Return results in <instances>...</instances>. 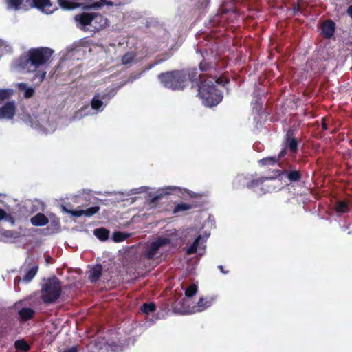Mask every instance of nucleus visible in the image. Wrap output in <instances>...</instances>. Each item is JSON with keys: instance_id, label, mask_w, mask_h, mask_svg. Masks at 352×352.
Here are the masks:
<instances>
[{"instance_id": "48", "label": "nucleus", "mask_w": 352, "mask_h": 352, "mask_svg": "<svg viewBox=\"0 0 352 352\" xmlns=\"http://www.w3.org/2000/svg\"><path fill=\"white\" fill-rule=\"evenodd\" d=\"M199 77L200 78H204V77H205V76H204V75H202V74H199Z\"/></svg>"}, {"instance_id": "39", "label": "nucleus", "mask_w": 352, "mask_h": 352, "mask_svg": "<svg viewBox=\"0 0 352 352\" xmlns=\"http://www.w3.org/2000/svg\"><path fill=\"white\" fill-rule=\"evenodd\" d=\"M88 110H89L88 107L82 108L78 112L76 113V114L74 117V119H80V118H82L83 116L88 115L89 114Z\"/></svg>"}, {"instance_id": "40", "label": "nucleus", "mask_w": 352, "mask_h": 352, "mask_svg": "<svg viewBox=\"0 0 352 352\" xmlns=\"http://www.w3.org/2000/svg\"><path fill=\"white\" fill-rule=\"evenodd\" d=\"M212 68V66L210 64H209L205 61L201 62L199 64V69L202 72L208 71V70L211 69Z\"/></svg>"}, {"instance_id": "21", "label": "nucleus", "mask_w": 352, "mask_h": 352, "mask_svg": "<svg viewBox=\"0 0 352 352\" xmlns=\"http://www.w3.org/2000/svg\"><path fill=\"white\" fill-rule=\"evenodd\" d=\"M181 190L182 189L177 186H168L166 188H161L158 190L160 192V194L153 199V201L157 200L163 195H170L174 192H180Z\"/></svg>"}, {"instance_id": "17", "label": "nucleus", "mask_w": 352, "mask_h": 352, "mask_svg": "<svg viewBox=\"0 0 352 352\" xmlns=\"http://www.w3.org/2000/svg\"><path fill=\"white\" fill-rule=\"evenodd\" d=\"M29 0H6L8 8L10 10H28V3Z\"/></svg>"}, {"instance_id": "3", "label": "nucleus", "mask_w": 352, "mask_h": 352, "mask_svg": "<svg viewBox=\"0 0 352 352\" xmlns=\"http://www.w3.org/2000/svg\"><path fill=\"white\" fill-rule=\"evenodd\" d=\"M161 83L172 90H182L188 85L190 80H196V75L185 71H173L159 75Z\"/></svg>"}, {"instance_id": "4", "label": "nucleus", "mask_w": 352, "mask_h": 352, "mask_svg": "<svg viewBox=\"0 0 352 352\" xmlns=\"http://www.w3.org/2000/svg\"><path fill=\"white\" fill-rule=\"evenodd\" d=\"M77 26L85 31L96 32L107 26L108 21L96 13H82L75 16Z\"/></svg>"}, {"instance_id": "20", "label": "nucleus", "mask_w": 352, "mask_h": 352, "mask_svg": "<svg viewBox=\"0 0 352 352\" xmlns=\"http://www.w3.org/2000/svg\"><path fill=\"white\" fill-rule=\"evenodd\" d=\"M102 272L101 265H96L89 271V279L91 283H96L100 277Z\"/></svg>"}, {"instance_id": "8", "label": "nucleus", "mask_w": 352, "mask_h": 352, "mask_svg": "<svg viewBox=\"0 0 352 352\" xmlns=\"http://www.w3.org/2000/svg\"><path fill=\"white\" fill-rule=\"evenodd\" d=\"M38 122V124H32V126L35 128L39 127L45 134L53 133L56 128V124L53 120H50L48 115L45 113L39 116Z\"/></svg>"}, {"instance_id": "18", "label": "nucleus", "mask_w": 352, "mask_h": 352, "mask_svg": "<svg viewBox=\"0 0 352 352\" xmlns=\"http://www.w3.org/2000/svg\"><path fill=\"white\" fill-rule=\"evenodd\" d=\"M59 6L64 10H72L78 7H85L79 0H58Z\"/></svg>"}, {"instance_id": "26", "label": "nucleus", "mask_w": 352, "mask_h": 352, "mask_svg": "<svg viewBox=\"0 0 352 352\" xmlns=\"http://www.w3.org/2000/svg\"><path fill=\"white\" fill-rule=\"evenodd\" d=\"M95 236L101 241H105L108 239L109 232L105 228H98L94 230Z\"/></svg>"}, {"instance_id": "1", "label": "nucleus", "mask_w": 352, "mask_h": 352, "mask_svg": "<svg viewBox=\"0 0 352 352\" xmlns=\"http://www.w3.org/2000/svg\"><path fill=\"white\" fill-rule=\"evenodd\" d=\"M53 51L47 47L32 48L20 57L18 65L27 72L34 73L32 80L41 82L45 78L47 63Z\"/></svg>"}, {"instance_id": "19", "label": "nucleus", "mask_w": 352, "mask_h": 352, "mask_svg": "<svg viewBox=\"0 0 352 352\" xmlns=\"http://www.w3.org/2000/svg\"><path fill=\"white\" fill-rule=\"evenodd\" d=\"M335 31V24L331 21H327L322 25V32L327 38H330L333 35Z\"/></svg>"}, {"instance_id": "31", "label": "nucleus", "mask_w": 352, "mask_h": 352, "mask_svg": "<svg viewBox=\"0 0 352 352\" xmlns=\"http://www.w3.org/2000/svg\"><path fill=\"white\" fill-rule=\"evenodd\" d=\"M12 94V89H0V103L6 99H8Z\"/></svg>"}, {"instance_id": "13", "label": "nucleus", "mask_w": 352, "mask_h": 352, "mask_svg": "<svg viewBox=\"0 0 352 352\" xmlns=\"http://www.w3.org/2000/svg\"><path fill=\"white\" fill-rule=\"evenodd\" d=\"M16 112V105L14 102H6L0 108V119L11 120Z\"/></svg>"}, {"instance_id": "43", "label": "nucleus", "mask_w": 352, "mask_h": 352, "mask_svg": "<svg viewBox=\"0 0 352 352\" xmlns=\"http://www.w3.org/2000/svg\"><path fill=\"white\" fill-rule=\"evenodd\" d=\"M63 352H78L76 346H72L68 349L65 350Z\"/></svg>"}, {"instance_id": "32", "label": "nucleus", "mask_w": 352, "mask_h": 352, "mask_svg": "<svg viewBox=\"0 0 352 352\" xmlns=\"http://www.w3.org/2000/svg\"><path fill=\"white\" fill-rule=\"evenodd\" d=\"M197 287L195 284H192L185 289V295L186 297H192L196 294Z\"/></svg>"}, {"instance_id": "2", "label": "nucleus", "mask_w": 352, "mask_h": 352, "mask_svg": "<svg viewBox=\"0 0 352 352\" xmlns=\"http://www.w3.org/2000/svg\"><path fill=\"white\" fill-rule=\"evenodd\" d=\"M214 82L218 85L223 83L221 78H213L212 76L201 80L199 85L198 94L202 100L203 104L206 107L217 105L223 98L221 91L215 87Z\"/></svg>"}, {"instance_id": "7", "label": "nucleus", "mask_w": 352, "mask_h": 352, "mask_svg": "<svg viewBox=\"0 0 352 352\" xmlns=\"http://www.w3.org/2000/svg\"><path fill=\"white\" fill-rule=\"evenodd\" d=\"M215 298L213 297L200 298L197 305L189 306V300H184L183 305L180 311L182 314H194L197 311H203L210 307L214 302Z\"/></svg>"}, {"instance_id": "23", "label": "nucleus", "mask_w": 352, "mask_h": 352, "mask_svg": "<svg viewBox=\"0 0 352 352\" xmlns=\"http://www.w3.org/2000/svg\"><path fill=\"white\" fill-rule=\"evenodd\" d=\"M18 87L21 91H23V96L26 98H31L34 94V89L32 87L28 86L25 82L19 83Z\"/></svg>"}, {"instance_id": "10", "label": "nucleus", "mask_w": 352, "mask_h": 352, "mask_svg": "<svg viewBox=\"0 0 352 352\" xmlns=\"http://www.w3.org/2000/svg\"><path fill=\"white\" fill-rule=\"evenodd\" d=\"M35 7L45 14H52L57 10L58 7L55 3L51 0H33Z\"/></svg>"}, {"instance_id": "5", "label": "nucleus", "mask_w": 352, "mask_h": 352, "mask_svg": "<svg viewBox=\"0 0 352 352\" xmlns=\"http://www.w3.org/2000/svg\"><path fill=\"white\" fill-rule=\"evenodd\" d=\"M61 294L60 281L56 277L49 278L43 285L41 298L45 303H51L58 298Z\"/></svg>"}, {"instance_id": "16", "label": "nucleus", "mask_w": 352, "mask_h": 352, "mask_svg": "<svg viewBox=\"0 0 352 352\" xmlns=\"http://www.w3.org/2000/svg\"><path fill=\"white\" fill-rule=\"evenodd\" d=\"M20 237L18 232L12 230H1L0 231V241L6 243L14 242L16 239Z\"/></svg>"}, {"instance_id": "35", "label": "nucleus", "mask_w": 352, "mask_h": 352, "mask_svg": "<svg viewBox=\"0 0 352 352\" xmlns=\"http://www.w3.org/2000/svg\"><path fill=\"white\" fill-rule=\"evenodd\" d=\"M103 5H112L111 2L107 0H100L98 2H95L91 5L86 6L85 8H98Z\"/></svg>"}, {"instance_id": "28", "label": "nucleus", "mask_w": 352, "mask_h": 352, "mask_svg": "<svg viewBox=\"0 0 352 352\" xmlns=\"http://www.w3.org/2000/svg\"><path fill=\"white\" fill-rule=\"evenodd\" d=\"M129 236V234L124 232H116L113 234V239L115 242H121L126 239Z\"/></svg>"}, {"instance_id": "12", "label": "nucleus", "mask_w": 352, "mask_h": 352, "mask_svg": "<svg viewBox=\"0 0 352 352\" xmlns=\"http://www.w3.org/2000/svg\"><path fill=\"white\" fill-rule=\"evenodd\" d=\"M110 96H107L106 94H96L93 98L91 103V109L96 112L102 111L104 107L106 106V103L109 99Z\"/></svg>"}, {"instance_id": "45", "label": "nucleus", "mask_w": 352, "mask_h": 352, "mask_svg": "<svg viewBox=\"0 0 352 352\" xmlns=\"http://www.w3.org/2000/svg\"><path fill=\"white\" fill-rule=\"evenodd\" d=\"M322 129H323L324 130H327V124H326V122H325V121H324V119H323V120H322Z\"/></svg>"}, {"instance_id": "9", "label": "nucleus", "mask_w": 352, "mask_h": 352, "mask_svg": "<svg viewBox=\"0 0 352 352\" xmlns=\"http://www.w3.org/2000/svg\"><path fill=\"white\" fill-rule=\"evenodd\" d=\"M267 178H259L256 180L252 181L248 184V187L252 189L258 195L271 191L272 188L270 185L265 184Z\"/></svg>"}, {"instance_id": "14", "label": "nucleus", "mask_w": 352, "mask_h": 352, "mask_svg": "<svg viewBox=\"0 0 352 352\" xmlns=\"http://www.w3.org/2000/svg\"><path fill=\"white\" fill-rule=\"evenodd\" d=\"M210 234H206L204 236L201 235L198 236L195 240L194 243L187 249L186 252L188 254L195 253L197 250H204V243L206 239L209 237Z\"/></svg>"}, {"instance_id": "46", "label": "nucleus", "mask_w": 352, "mask_h": 352, "mask_svg": "<svg viewBox=\"0 0 352 352\" xmlns=\"http://www.w3.org/2000/svg\"><path fill=\"white\" fill-rule=\"evenodd\" d=\"M20 280H21V278H19V277H16V278L14 279V283H15V285H16V283H19L20 282Z\"/></svg>"}, {"instance_id": "50", "label": "nucleus", "mask_w": 352, "mask_h": 352, "mask_svg": "<svg viewBox=\"0 0 352 352\" xmlns=\"http://www.w3.org/2000/svg\"><path fill=\"white\" fill-rule=\"evenodd\" d=\"M50 258H48L47 259V262H49Z\"/></svg>"}, {"instance_id": "6", "label": "nucleus", "mask_w": 352, "mask_h": 352, "mask_svg": "<svg viewBox=\"0 0 352 352\" xmlns=\"http://www.w3.org/2000/svg\"><path fill=\"white\" fill-rule=\"evenodd\" d=\"M170 243L168 237H160L151 243L145 250V256L148 259L157 258L161 256L165 248Z\"/></svg>"}, {"instance_id": "49", "label": "nucleus", "mask_w": 352, "mask_h": 352, "mask_svg": "<svg viewBox=\"0 0 352 352\" xmlns=\"http://www.w3.org/2000/svg\"><path fill=\"white\" fill-rule=\"evenodd\" d=\"M50 258H48L47 259V262H49Z\"/></svg>"}, {"instance_id": "15", "label": "nucleus", "mask_w": 352, "mask_h": 352, "mask_svg": "<svg viewBox=\"0 0 352 352\" xmlns=\"http://www.w3.org/2000/svg\"><path fill=\"white\" fill-rule=\"evenodd\" d=\"M298 148V142L296 139L290 138L289 133H287L285 140V147L279 154L278 158L285 155L286 150L289 149L292 153H295Z\"/></svg>"}, {"instance_id": "22", "label": "nucleus", "mask_w": 352, "mask_h": 352, "mask_svg": "<svg viewBox=\"0 0 352 352\" xmlns=\"http://www.w3.org/2000/svg\"><path fill=\"white\" fill-rule=\"evenodd\" d=\"M31 223L36 226H43L48 223L47 218L42 213H38L31 218Z\"/></svg>"}, {"instance_id": "37", "label": "nucleus", "mask_w": 352, "mask_h": 352, "mask_svg": "<svg viewBox=\"0 0 352 352\" xmlns=\"http://www.w3.org/2000/svg\"><path fill=\"white\" fill-rule=\"evenodd\" d=\"M300 177V173L297 170H292L287 173V178L291 182L298 181Z\"/></svg>"}, {"instance_id": "41", "label": "nucleus", "mask_w": 352, "mask_h": 352, "mask_svg": "<svg viewBox=\"0 0 352 352\" xmlns=\"http://www.w3.org/2000/svg\"><path fill=\"white\" fill-rule=\"evenodd\" d=\"M147 187L142 186L138 188H133L131 190L130 195H135L138 193H142L146 191Z\"/></svg>"}, {"instance_id": "25", "label": "nucleus", "mask_w": 352, "mask_h": 352, "mask_svg": "<svg viewBox=\"0 0 352 352\" xmlns=\"http://www.w3.org/2000/svg\"><path fill=\"white\" fill-rule=\"evenodd\" d=\"M34 314V311L32 308H23L19 311L20 318L23 320L31 318Z\"/></svg>"}, {"instance_id": "34", "label": "nucleus", "mask_w": 352, "mask_h": 352, "mask_svg": "<svg viewBox=\"0 0 352 352\" xmlns=\"http://www.w3.org/2000/svg\"><path fill=\"white\" fill-rule=\"evenodd\" d=\"M278 161L276 157H270L261 160L258 162L261 166L274 164Z\"/></svg>"}, {"instance_id": "29", "label": "nucleus", "mask_w": 352, "mask_h": 352, "mask_svg": "<svg viewBox=\"0 0 352 352\" xmlns=\"http://www.w3.org/2000/svg\"><path fill=\"white\" fill-rule=\"evenodd\" d=\"M14 346L16 348V349L22 351H27L30 349L28 344L23 340H19L16 341L14 343Z\"/></svg>"}, {"instance_id": "24", "label": "nucleus", "mask_w": 352, "mask_h": 352, "mask_svg": "<svg viewBox=\"0 0 352 352\" xmlns=\"http://www.w3.org/2000/svg\"><path fill=\"white\" fill-rule=\"evenodd\" d=\"M135 54L133 52L125 54L122 57V64L126 66H131L135 63Z\"/></svg>"}, {"instance_id": "47", "label": "nucleus", "mask_w": 352, "mask_h": 352, "mask_svg": "<svg viewBox=\"0 0 352 352\" xmlns=\"http://www.w3.org/2000/svg\"><path fill=\"white\" fill-rule=\"evenodd\" d=\"M219 268L220 269V270H221L223 273H224V274H226V272H224V271H223V266H222V265H219Z\"/></svg>"}, {"instance_id": "27", "label": "nucleus", "mask_w": 352, "mask_h": 352, "mask_svg": "<svg viewBox=\"0 0 352 352\" xmlns=\"http://www.w3.org/2000/svg\"><path fill=\"white\" fill-rule=\"evenodd\" d=\"M38 268V265H34L31 269H30L24 276L23 280L25 283L31 281L36 274Z\"/></svg>"}, {"instance_id": "30", "label": "nucleus", "mask_w": 352, "mask_h": 352, "mask_svg": "<svg viewBox=\"0 0 352 352\" xmlns=\"http://www.w3.org/2000/svg\"><path fill=\"white\" fill-rule=\"evenodd\" d=\"M155 309V305L153 302L144 303L141 307V311L146 314L154 311Z\"/></svg>"}, {"instance_id": "36", "label": "nucleus", "mask_w": 352, "mask_h": 352, "mask_svg": "<svg viewBox=\"0 0 352 352\" xmlns=\"http://www.w3.org/2000/svg\"><path fill=\"white\" fill-rule=\"evenodd\" d=\"M1 220L7 221L10 222L12 224H14V219L9 214H7L5 210L0 208V221Z\"/></svg>"}, {"instance_id": "38", "label": "nucleus", "mask_w": 352, "mask_h": 352, "mask_svg": "<svg viewBox=\"0 0 352 352\" xmlns=\"http://www.w3.org/2000/svg\"><path fill=\"white\" fill-rule=\"evenodd\" d=\"M336 210L338 213H344L347 212L348 207L344 202L340 201L337 204Z\"/></svg>"}, {"instance_id": "42", "label": "nucleus", "mask_w": 352, "mask_h": 352, "mask_svg": "<svg viewBox=\"0 0 352 352\" xmlns=\"http://www.w3.org/2000/svg\"><path fill=\"white\" fill-rule=\"evenodd\" d=\"M107 346L108 347L111 348V349H112V350H113V351H118V349H116V347H117L118 346H117V345H116V344H114V342H112V343H107Z\"/></svg>"}, {"instance_id": "11", "label": "nucleus", "mask_w": 352, "mask_h": 352, "mask_svg": "<svg viewBox=\"0 0 352 352\" xmlns=\"http://www.w3.org/2000/svg\"><path fill=\"white\" fill-rule=\"evenodd\" d=\"M62 210L67 213L71 214L74 217H79L82 215L91 217L97 213L100 208L98 206H94L89 208L87 210H68L65 206H63Z\"/></svg>"}, {"instance_id": "33", "label": "nucleus", "mask_w": 352, "mask_h": 352, "mask_svg": "<svg viewBox=\"0 0 352 352\" xmlns=\"http://www.w3.org/2000/svg\"><path fill=\"white\" fill-rule=\"evenodd\" d=\"M191 208H192V206L188 204H186V203L178 204L175 207L174 212L177 213L180 211L188 210L190 209Z\"/></svg>"}, {"instance_id": "44", "label": "nucleus", "mask_w": 352, "mask_h": 352, "mask_svg": "<svg viewBox=\"0 0 352 352\" xmlns=\"http://www.w3.org/2000/svg\"><path fill=\"white\" fill-rule=\"evenodd\" d=\"M347 14L352 18V5L350 6L347 9Z\"/></svg>"}]
</instances>
